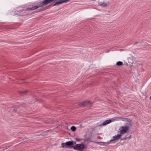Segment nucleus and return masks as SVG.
<instances>
[{
	"mask_svg": "<svg viewBox=\"0 0 151 151\" xmlns=\"http://www.w3.org/2000/svg\"><path fill=\"white\" fill-rule=\"evenodd\" d=\"M69 1L70 0H60V1H58L55 3L53 5L54 6H58L59 4L67 2Z\"/></svg>",
	"mask_w": 151,
	"mask_h": 151,
	"instance_id": "nucleus-5",
	"label": "nucleus"
},
{
	"mask_svg": "<svg viewBox=\"0 0 151 151\" xmlns=\"http://www.w3.org/2000/svg\"><path fill=\"white\" fill-rule=\"evenodd\" d=\"M137 42H136V43H135V44H137Z\"/></svg>",
	"mask_w": 151,
	"mask_h": 151,
	"instance_id": "nucleus-21",
	"label": "nucleus"
},
{
	"mask_svg": "<svg viewBox=\"0 0 151 151\" xmlns=\"http://www.w3.org/2000/svg\"><path fill=\"white\" fill-rule=\"evenodd\" d=\"M110 143L109 142H99L98 143L101 146H106L109 144Z\"/></svg>",
	"mask_w": 151,
	"mask_h": 151,
	"instance_id": "nucleus-8",
	"label": "nucleus"
},
{
	"mask_svg": "<svg viewBox=\"0 0 151 151\" xmlns=\"http://www.w3.org/2000/svg\"><path fill=\"white\" fill-rule=\"evenodd\" d=\"M92 103L90 101H86L82 102L79 104V106L81 107H84L88 105H90Z\"/></svg>",
	"mask_w": 151,
	"mask_h": 151,
	"instance_id": "nucleus-4",
	"label": "nucleus"
},
{
	"mask_svg": "<svg viewBox=\"0 0 151 151\" xmlns=\"http://www.w3.org/2000/svg\"><path fill=\"white\" fill-rule=\"evenodd\" d=\"M14 111H16V109H14Z\"/></svg>",
	"mask_w": 151,
	"mask_h": 151,
	"instance_id": "nucleus-19",
	"label": "nucleus"
},
{
	"mask_svg": "<svg viewBox=\"0 0 151 151\" xmlns=\"http://www.w3.org/2000/svg\"><path fill=\"white\" fill-rule=\"evenodd\" d=\"M76 140L77 141H79V140L78 139H77V138H76Z\"/></svg>",
	"mask_w": 151,
	"mask_h": 151,
	"instance_id": "nucleus-18",
	"label": "nucleus"
},
{
	"mask_svg": "<svg viewBox=\"0 0 151 151\" xmlns=\"http://www.w3.org/2000/svg\"><path fill=\"white\" fill-rule=\"evenodd\" d=\"M127 137H125V138H124L123 139H124V140L126 139H127Z\"/></svg>",
	"mask_w": 151,
	"mask_h": 151,
	"instance_id": "nucleus-17",
	"label": "nucleus"
},
{
	"mask_svg": "<svg viewBox=\"0 0 151 151\" xmlns=\"http://www.w3.org/2000/svg\"><path fill=\"white\" fill-rule=\"evenodd\" d=\"M70 129L72 131H76V127H75V126H72L71 128H70Z\"/></svg>",
	"mask_w": 151,
	"mask_h": 151,
	"instance_id": "nucleus-12",
	"label": "nucleus"
},
{
	"mask_svg": "<svg viewBox=\"0 0 151 151\" xmlns=\"http://www.w3.org/2000/svg\"><path fill=\"white\" fill-rule=\"evenodd\" d=\"M76 144V142L74 141H68L65 143V147L66 148H68L69 146L75 144Z\"/></svg>",
	"mask_w": 151,
	"mask_h": 151,
	"instance_id": "nucleus-6",
	"label": "nucleus"
},
{
	"mask_svg": "<svg viewBox=\"0 0 151 151\" xmlns=\"http://www.w3.org/2000/svg\"><path fill=\"white\" fill-rule=\"evenodd\" d=\"M27 91H21V93H22V94H25L27 92Z\"/></svg>",
	"mask_w": 151,
	"mask_h": 151,
	"instance_id": "nucleus-14",
	"label": "nucleus"
},
{
	"mask_svg": "<svg viewBox=\"0 0 151 151\" xmlns=\"http://www.w3.org/2000/svg\"><path fill=\"white\" fill-rule=\"evenodd\" d=\"M85 145L83 144H77L75 146H73V149L76 150L81 151L85 148Z\"/></svg>",
	"mask_w": 151,
	"mask_h": 151,
	"instance_id": "nucleus-3",
	"label": "nucleus"
},
{
	"mask_svg": "<svg viewBox=\"0 0 151 151\" xmlns=\"http://www.w3.org/2000/svg\"><path fill=\"white\" fill-rule=\"evenodd\" d=\"M150 99L151 100V96L150 97Z\"/></svg>",
	"mask_w": 151,
	"mask_h": 151,
	"instance_id": "nucleus-20",
	"label": "nucleus"
},
{
	"mask_svg": "<svg viewBox=\"0 0 151 151\" xmlns=\"http://www.w3.org/2000/svg\"><path fill=\"white\" fill-rule=\"evenodd\" d=\"M37 8H38V7H37V6H34L32 7L31 8H27V10H34L35 9H37Z\"/></svg>",
	"mask_w": 151,
	"mask_h": 151,
	"instance_id": "nucleus-10",
	"label": "nucleus"
},
{
	"mask_svg": "<svg viewBox=\"0 0 151 151\" xmlns=\"http://www.w3.org/2000/svg\"><path fill=\"white\" fill-rule=\"evenodd\" d=\"M62 147L64 148L65 147V143H62Z\"/></svg>",
	"mask_w": 151,
	"mask_h": 151,
	"instance_id": "nucleus-13",
	"label": "nucleus"
},
{
	"mask_svg": "<svg viewBox=\"0 0 151 151\" xmlns=\"http://www.w3.org/2000/svg\"><path fill=\"white\" fill-rule=\"evenodd\" d=\"M8 148V147H6L5 148V147H4L3 149V150L4 151L5 150L7 149Z\"/></svg>",
	"mask_w": 151,
	"mask_h": 151,
	"instance_id": "nucleus-15",
	"label": "nucleus"
},
{
	"mask_svg": "<svg viewBox=\"0 0 151 151\" xmlns=\"http://www.w3.org/2000/svg\"><path fill=\"white\" fill-rule=\"evenodd\" d=\"M119 119H123V118H120L119 117H115L112 118V119H110L107 120L105 121L100 126H101V125H103V126H105L106 125L110 123L111 122H114L115 121H116L118 120H119Z\"/></svg>",
	"mask_w": 151,
	"mask_h": 151,
	"instance_id": "nucleus-1",
	"label": "nucleus"
},
{
	"mask_svg": "<svg viewBox=\"0 0 151 151\" xmlns=\"http://www.w3.org/2000/svg\"><path fill=\"white\" fill-rule=\"evenodd\" d=\"M129 129V127L127 126H122L119 129V133L124 134L126 133Z\"/></svg>",
	"mask_w": 151,
	"mask_h": 151,
	"instance_id": "nucleus-2",
	"label": "nucleus"
},
{
	"mask_svg": "<svg viewBox=\"0 0 151 151\" xmlns=\"http://www.w3.org/2000/svg\"><path fill=\"white\" fill-rule=\"evenodd\" d=\"M122 136V135L121 134H118L115 136L113 137V139L112 140H111V141H112L113 140H116L117 139H118L119 138H120Z\"/></svg>",
	"mask_w": 151,
	"mask_h": 151,
	"instance_id": "nucleus-7",
	"label": "nucleus"
},
{
	"mask_svg": "<svg viewBox=\"0 0 151 151\" xmlns=\"http://www.w3.org/2000/svg\"><path fill=\"white\" fill-rule=\"evenodd\" d=\"M109 5V3H103L102 4H100L99 5L103 7H107Z\"/></svg>",
	"mask_w": 151,
	"mask_h": 151,
	"instance_id": "nucleus-9",
	"label": "nucleus"
},
{
	"mask_svg": "<svg viewBox=\"0 0 151 151\" xmlns=\"http://www.w3.org/2000/svg\"><path fill=\"white\" fill-rule=\"evenodd\" d=\"M117 66H122L123 65V63L121 61L118 62L116 64Z\"/></svg>",
	"mask_w": 151,
	"mask_h": 151,
	"instance_id": "nucleus-11",
	"label": "nucleus"
},
{
	"mask_svg": "<svg viewBox=\"0 0 151 151\" xmlns=\"http://www.w3.org/2000/svg\"><path fill=\"white\" fill-rule=\"evenodd\" d=\"M124 119H125V121H127L128 120V119L127 118Z\"/></svg>",
	"mask_w": 151,
	"mask_h": 151,
	"instance_id": "nucleus-16",
	"label": "nucleus"
}]
</instances>
